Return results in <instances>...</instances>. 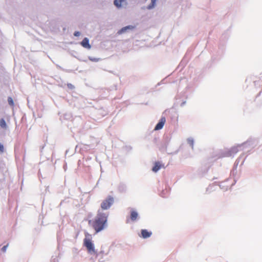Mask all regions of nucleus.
Wrapping results in <instances>:
<instances>
[{
  "instance_id": "11",
  "label": "nucleus",
  "mask_w": 262,
  "mask_h": 262,
  "mask_svg": "<svg viewBox=\"0 0 262 262\" xmlns=\"http://www.w3.org/2000/svg\"><path fill=\"white\" fill-rule=\"evenodd\" d=\"M134 27L132 26H128L122 28L119 32V33H122L126 31L127 29H133Z\"/></svg>"
},
{
  "instance_id": "16",
  "label": "nucleus",
  "mask_w": 262,
  "mask_h": 262,
  "mask_svg": "<svg viewBox=\"0 0 262 262\" xmlns=\"http://www.w3.org/2000/svg\"><path fill=\"white\" fill-rule=\"evenodd\" d=\"M151 1L152 5V7H153L155 4L156 0H151Z\"/></svg>"
},
{
  "instance_id": "7",
  "label": "nucleus",
  "mask_w": 262,
  "mask_h": 262,
  "mask_svg": "<svg viewBox=\"0 0 262 262\" xmlns=\"http://www.w3.org/2000/svg\"><path fill=\"white\" fill-rule=\"evenodd\" d=\"M114 4L117 8H121L123 5L126 4V2L125 0H115Z\"/></svg>"
},
{
  "instance_id": "9",
  "label": "nucleus",
  "mask_w": 262,
  "mask_h": 262,
  "mask_svg": "<svg viewBox=\"0 0 262 262\" xmlns=\"http://www.w3.org/2000/svg\"><path fill=\"white\" fill-rule=\"evenodd\" d=\"M138 214L136 211H135L134 210H133L131 211L130 219L132 221H136L138 217Z\"/></svg>"
},
{
  "instance_id": "18",
  "label": "nucleus",
  "mask_w": 262,
  "mask_h": 262,
  "mask_svg": "<svg viewBox=\"0 0 262 262\" xmlns=\"http://www.w3.org/2000/svg\"><path fill=\"white\" fill-rule=\"evenodd\" d=\"M68 86H70V87H71L72 84H70L68 85Z\"/></svg>"
},
{
  "instance_id": "15",
  "label": "nucleus",
  "mask_w": 262,
  "mask_h": 262,
  "mask_svg": "<svg viewBox=\"0 0 262 262\" xmlns=\"http://www.w3.org/2000/svg\"><path fill=\"white\" fill-rule=\"evenodd\" d=\"M74 35L75 36H79L80 35V33L78 31H76L75 32Z\"/></svg>"
},
{
  "instance_id": "6",
  "label": "nucleus",
  "mask_w": 262,
  "mask_h": 262,
  "mask_svg": "<svg viewBox=\"0 0 262 262\" xmlns=\"http://www.w3.org/2000/svg\"><path fill=\"white\" fill-rule=\"evenodd\" d=\"M80 43L81 45L85 48L90 49L91 47V45L89 43V40L86 37L84 38Z\"/></svg>"
},
{
  "instance_id": "3",
  "label": "nucleus",
  "mask_w": 262,
  "mask_h": 262,
  "mask_svg": "<svg viewBox=\"0 0 262 262\" xmlns=\"http://www.w3.org/2000/svg\"><path fill=\"white\" fill-rule=\"evenodd\" d=\"M114 201L113 197L108 196L102 202L101 204V208L103 210H107L110 208Z\"/></svg>"
},
{
  "instance_id": "10",
  "label": "nucleus",
  "mask_w": 262,
  "mask_h": 262,
  "mask_svg": "<svg viewBox=\"0 0 262 262\" xmlns=\"http://www.w3.org/2000/svg\"><path fill=\"white\" fill-rule=\"evenodd\" d=\"M0 126L4 129H6L7 127V124L6 123V121L4 119H0Z\"/></svg>"
},
{
  "instance_id": "2",
  "label": "nucleus",
  "mask_w": 262,
  "mask_h": 262,
  "mask_svg": "<svg viewBox=\"0 0 262 262\" xmlns=\"http://www.w3.org/2000/svg\"><path fill=\"white\" fill-rule=\"evenodd\" d=\"M85 236V237L83 239L84 246L86 248L89 253L96 254L97 252L92 243L91 235L86 233Z\"/></svg>"
},
{
  "instance_id": "14",
  "label": "nucleus",
  "mask_w": 262,
  "mask_h": 262,
  "mask_svg": "<svg viewBox=\"0 0 262 262\" xmlns=\"http://www.w3.org/2000/svg\"><path fill=\"white\" fill-rule=\"evenodd\" d=\"M8 245H5L2 248V251H3L4 252H5L6 251V249H7V248L8 247Z\"/></svg>"
},
{
  "instance_id": "1",
  "label": "nucleus",
  "mask_w": 262,
  "mask_h": 262,
  "mask_svg": "<svg viewBox=\"0 0 262 262\" xmlns=\"http://www.w3.org/2000/svg\"><path fill=\"white\" fill-rule=\"evenodd\" d=\"M108 213L98 210L97 215L93 220H89V225L91 226L97 233L106 228L107 225Z\"/></svg>"
},
{
  "instance_id": "13",
  "label": "nucleus",
  "mask_w": 262,
  "mask_h": 262,
  "mask_svg": "<svg viewBox=\"0 0 262 262\" xmlns=\"http://www.w3.org/2000/svg\"><path fill=\"white\" fill-rule=\"evenodd\" d=\"M4 150V148L3 145L0 143V152H3Z\"/></svg>"
},
{
  "instance_id": "19",
  "label": "nucleus",
  "mask_w": 262,
  "mask_h": 262,
  "mask_svg": "<svg viewBox=\"0 0 262 262\" xmlns=\"http://www.w3.org/2000/svg\"><path fill=\"white\" fill-rule=\"evenodd\" d=\"M68 86H70V87H71L72 84H70L68 85Z\"/></svg>"
},
{
  "instance_id": "5",
  "label": "nucleus",
  "mask_w": 262,
  "mask_h": 262,
  "mask_svg": "<svg viewBox=\"0 0 262 262\" xmlns=\"http://www.w3.org/2000/svg\"><path fill=\"white\" fill-rule=\"evenodd\" d=\"M141 236L144 238L149 237L152 234V232L151 231H149L146 229L141 230Z\"/></svg>"
},
{
  "instance_id": "4",
  "label": "nucleus",
  "mask_w": 262,
  "mask_h": 262,
  "mask_svg": "<svg viewBox=\"0 0 262 262\" xmlns=\"http://www.w3.org/2000/svg\"><path fill=\"white\" fill-rule=\"evenodd\" d=\"M166 122V119L165 117H162L158 123L156 125V126L155 127V130H160L162 129Z\"/></svg>"
},
{
  "instance_id": "12",
  "label": "nucleus",
  "mask_w": 262,
  "mask_h": 262,
  "mask_svg": "<svg viewBox=\"0 0 262 262\" xmlns=\"http://www.w3.org/2000/svg\"><path fill=\"white\" fill-rule=\"evenodd\" d=\"M8 102L10 106H11L12 107L14 106V102H13V99L11 97H8Z\"/></svg>"
},
{
  "instance_id": "8",
  "label": "nucleus",
  "mask_w": 262,
  "mask_h": 262,
  "mask_svg": "<svg viewBox=\"0 0 262 262\" xmlns=\"http://www.w3.org/2000/svg\"><path fill=\"white\" fill-rule=\"evenodd\" d=\"M162 164L160 162H157L155 163V165L152 167V170L153 171L156 172L162 167Z\"/></svg>"
},
{
  "instance_id": "17",
  "label": "nucleus",
  "mask_w": 262,
  "mask_h": 262,
  "mask_svg": "<svg viewBox=\"0 0 262 262\" xmlns=\"http://www.w3.org/2000/svg\"><path fill=\"white\" fill-rule=\"evenodd\" d=\"M91 60L92 61H98V59H91Z\"/></svg>"
}]
</instances>
